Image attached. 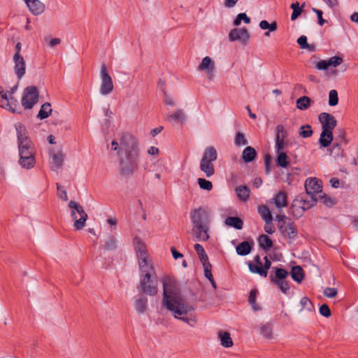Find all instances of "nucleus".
I'll use <instances>...</instances> for the list:
<instances>
[{
  "instance_id": "f257e3e1",
  "label": "nucleus",
  "mask_w": 358,
  "mask_h": 358,
  "mask_svg": "<svg viewBox=\"0 0 358 358\" xmlns=\"http://www.w3.org/2000/svg\"><path fill=\"white\" fill-rule=\"evenodd\" d=\"M163 306L174 313L176 318L181 320L193 327L196 324L194 308L182 302L174 285L170 278L163 280Z\"/></svg>"
},
{
  "instance_id": "f03ea898",
  "label": "nucleus",
  "mask_w": 358,
  "mask_h": 358,
  "mask_svg": "<svg viewBox=\"0 0 358 358\" xmlns=\"http://www.w3.org/2000/svg\"><path fill=\"white\" fill-rule=\"evenodd\" d=\"M118 171L124 178H130L139 168L140 148L138 140L134 136H126L117 152Z\"/></svg>"
},
{
  "instance_id": "7ed1b4c3",
  "label": "nucleus",
  "mask_w": 358,
  "mask_h": 358,
  "mask_svg": "<svg viewBox=\"0 0 358 358\" xmlns=\"http://www.w3.org/2000/svg\"><path fill=\"white\" fill-rule=\"evenodd\" d=\"M190 218L194 228L197 231L198 241H206L209 238L208 234L210 223V215L208 207L200 206L190 213Z\"/></svg>"
},
{
  "instance_id": "20e7f679",
  "label": "nucleus",
  "mask_w": 358,
  "mask_h": 358,
  "mask_svg": "<svg viewBox=\"0 0 358 358\" xmlns=\"http://www.w3.org/2000/svg\"><path fill=\"white\" fill-rule=\"evenodd\" d=\"M305 189L306 194L310 196V201L303 200V207H302L301 211L298 213L299 215L306 210L316 204L317 198L316 194L322 193V181L316 178H310L306 180Z\"/></svg>"
},
{
  "instance_id": "39448f33",
  "label": "nucleus",
  "mask_w": 358,
  "mask_h": 358,
  "mask_svg": "<svg viewBox=\"0 0 358 358\" xmlns=\"http://www.w3.org/2000/svg\"><path fill=\"white\" fill-rule=\"evenodd\" d=\"M19 164L24 169H30L36 165V150L34 143L18 146Z\"/></svg>"
},
{
  "instance_id": "423d86ee",
  "label": "nucleus",
  "mask_w": 358,
  "mask_h": 358,
  "mask_svg": "<svg viewBox=\"0 0 358 358\" xmlns=\"http://www.w3.org/2000/svg\"><path fill=\"white\" fill-rule=\"evenodd\" d=\"M217 158V152L214 147L208 146L205 149L200 162V169L207 178H210L215 174V170L213 162L216 161Z\"/></svg>"
},
{
  "instance_id": "0eeeda50",
  "label": "nucleus",
  "mask_w": 358,
  "mask_h": 358,
  "mask_svg": "<svg viewBox=\"0 0 358 358\" xmlns=\"http://www.w3.org/2000/svg\"><path fill=\"white\" fill-rule=\"evenodd\" d=\"M289 275V273L286 269L273 266L270 272L269 279L271 282L286 294L290 289L289 282L286 280Z\"/></svg>"
},
{
  "instance_id": "6e6552de",
  "label": "nucleus",
  "mask_w": 358,
  "mask_h": 358,
  "mask_svg": "<svg viewBox=\"0 0 358 358\" xmlns=\"http://www.w3.org/2000/svg\"><path fill=\"white\" fill-rule=\"evenodd\" d=\"M68 206L72 209L71 216L74 220L73 227L76 230L82 229L87 220V214L84 210L83 208L77 202L70 201Z\"/></svg>"
},
{
  "instance_id": "1a4fd4ad",
  "label": "nucleus",
  "mask_w": 358,
  "mask_h": 358,
  "mask_svg": "<svg viewBox=\"0 0 358 358\" xmlns=\"http://www.w3.org/2000/svg\"><path fill=\"white\" fill-rule=\"evenodd\" d=\"M38 91L35 86H28L24 90L22 105L24 109H31L38 101Z\"/></svg>"
},
{
  "instance_id": "9d476101",
  "label": "nucleus",
  "mask_w": 358,
  "mask_h": 358,
  "mask_svg": "<svg viewBox=\"0 0 358 358\" xmlns=\"http://www.w3.org/2000/svg\"><path fill=\"white\" fill-rule=\"evenodd\" d=\"M100 76L101 79L100 93L103 95L110 94L114 89L113 83L107 67L104 64L101 66Z\"/></svg>"
},
{
  "instance_id": "9b49d317",
  "label": "nucleus",
  "mask_w": 358,
  "mask_h": 358,
  "mask_svg": "<svg viewBox=\"0 0 358 358\" xmlns=\"http://www.w3.org/2000/svg\"><path fill=\"white\" fill-rule=\"evenodd\" d=\"M138 287H140L142 292L145 294L155 296L158 291L157 276H149L148 279H146L145 277H141Z\"/></svg>"
},
{
  "instance_id": "f8f14e48",
  "label": "nucleus",
  "mask_w": 358,
  "mask_h": 358,
  "mask_svg": "<svg viewBox=\"0 0 358 358\" xmlns=\"http://www.w3.org/2000/svg\"><path fill=\"white\" fill-rule=\"evenodd\" d=\"M279 231L283 238L295 240L298 236L296 225L290 220L287 222H282L278 226Z\"/></svg>"
},
{
  "instance_id": "ddd939ff",
  "label": "nucleus",
  "mask_w": 358,
  "mask_h": 358,
  "mask_svg": "<svg viewBox=\"0 0 358 358\" xmlns=\"http://www.w3.org/2000/svg\"><path fill=\"white\" fill-rule=\"evenodd\" d=\"M138 263L140 271V278L145 277L146 279H148L149 276H157L150 257L138 259Z\"/></svg>"
},
{
  "instance_id": "4468645a",
  "label": "nucleus",
  "mask_w": 358,
  "mask_h": 358,
  "mask_svg": "<svg viewBox=\"0 0 358 358\" xmlns=\"http://www.w3.org/2000/svg\"><path fill=\"white\" fill-rule=\"evenodd\" d=\"M322 130L333 131L337 125L335 117L327 113H322L318 117Z\"/></svg>"
},
{
  "instance_id": "2eb2a0df",
  "label": "nucleus",
  "mask_w": 358,
  "mask_h": 358,
  "mask_svg": "<svg viewBox=\"0 0 358 358\" xmlns=\"http://www.w3.org/2000/svg\"><path fill=\"white\" fill-rule=\"evenodd\" d=\"M197 69L199 71H205L209 80H212L214 78L215 66V62L210 57L208 56L203 57Z\"/></svg>"
},
{
  "instance_id": "dca6fc26",
  "label": "nucleus",
  "mask_w": 358,
  "mask_h": 358,
  "mask_svg": "<svg viewBox=\"0 0 358 358\" xmlns=\"http://www.w3.org/2000/svg\"><path fill=\"white\" fill-rule=\"evenodd\" d=\"M250 36V34L246 28H235L229 34V38L231 41H241L244 44L247 43Z\"/></svg>"
},
{
  "instance_id": "f3484780",
  "label": "nucleus",
  "mask_w": 358,
  "mask_h": 358,
  "mask_svg": "<svg viewBox=\"0 0 358 358\" xmlns=\"http://www.w3.org/2000/svg\"><path fill=\"white\" fill-rule=\"evenodd\" d=\"M3 97L5 98L6 101L5 103L0 101V107L8 109L13 113H21V111L19 110L20 106L18 101L13 97V96H8L7 92H5Z\"/></svg>"
},
{
  "instance_id": "a211bd4d",
  "label": "nucleus",
  "mask_w": 358,
  "mask_h": 358,
  "mask_svg": "<svg viewBox=\"0 0 358 358\" xmlns=\"http://www.w3.org/2000/svg\"><path fill=\"white\" fill-rule=\"evenodd\" d=\"M15 129L17 137L18 146L32 143V141L28 136V131L24 125L18 123L15 124Z\"/></svg>"
},
{
  "instance_id": "6ab92c4d",
  "label": "nucleus",
  "mask_w": 358,
  "mask_h": 358,
  "mask_svg": "<svg viewBox=\"0 0 358 358\" xmlns=\"http://www.w3.org/2000/svg\"><path fill=\"white\" fill-rule=\"evenodd\" d=\"M13 62L15 73L18 80H20L26 73L25 60L22 55H14Z\"/></svg>"
},
{
  "instance_id": "aec40b11",
  "label": "nucleus",
  "mask_w": 358,
  "mask_h": 358,
  "mask_svg": "<svg viewBox=\"0 0 358 358\" xmlns=\"http://www.w3.org/2000/svg\"><path fill=\"white\" fill-rule=\"evenodd\" d=\"M264 264L262 266H259L250 262L248 264L249 269L252 273H257L262 277H266L268 275V270L271 266V262L269 260L267 256L264 257Z\"/></svg>"
},
{
  "instance_id": "412c9836",
  "label": "nucleus",
  "mask_w": 358,
  "mask_h": 358,
  "mask_svg": "<svg viewBox=\"0 0 358 358\" xmlns=\"http://www.w3.org/2000/svg\"><path fill=\"white\" fill-rule=\"evenodd\" d=\"M134 250L138 259L150 257L145 243L139 238L134 239Z\"/></svg>"
},
{
  "instance_id": "4be33fe9",
  "label": "nucleus",
  "mask_w": 358,
  "mask_h": 358,
  "mask_svg": "<svg viewBox=\"0 0 358 358\" xmlns=\"http://www.w3.org/2000/svg\"><path fill=\"white\" fill-rule=\"evenodd\" d=\"M27 6L34 15L41 14L45 10V5L39 0H24Z\"/></svg>"
},
{
  "instance_id": "5701e85b",
  "label": "nucleus",
  "mask_w": 358,
  "mask_h": 358,
  "mask_svg": "<svg viewBox=\"0 0 358 358\" xmlns=\"http://www.w3.org/2000/svg\"><path fill=\"white\" fill-rule=\"evenodd\" d=\"M334 140V135L331 131L322 130L319 143L322 148H328Z\"/></svg>"
},
{
  "instance_id": "b1692460",
  "label": "nucleus",
  "mask_w": 358,
  "mask_h": 358,
  "mask_svg": "<svg viewBox=\"0 0 358 358\" xmlns=\"http://www.w3.org/2000/svg\"><path fill=\"white\" fill-rule=\"evenodd\" d=\"M273 203L276 208L281 209L283 207H286L288 205L287 195L285 191H280L278 192L275 197L273 198Z\"/></svg>"
},
{
  "instance_id": "393cba45",
  "label": "nucleus",
  "mask_w": 358,
  "mask_h": 358,
  "mask_svg": "<svg viewBox=\"0 0 358 358\" xmlns=\"http://www.w3.org/2000/svg\"><path fill=\"white\" fill-rule=\"evenodd\" d=\"M257 156V151L252 146H247L242 152V159L245 163L253 162Z\"/></svg>"
},
{
  "instance_id": "a878e982",
  "label": "nucleus",
  "mask_w": 358,
  "mask_h": 358,
  "mask_svg": "<svg viewBox=\"0 0 358 358\" xmlns=\"http://www.w3.org/2000/svg\"><path fill=\"white\" fill-rule=\"evenodd\" d=\"M252 245L253 242L251 243L246 241L241 242L236 248L237 254L241 256L248 255L252 251Z\"/></svg>"
},
{
  "instance_id": "bb28decb",
  "label": "nucleus",
  "mask_w": 358,
  "mask_h": 358,
  "mask_svg": "<svg viewBox=\"0 0 358 358\" xmlns=\"http://www.w3.org/2000/svg\"><path fill=\"white\" fill-rule=\"evenodd\" d=\"M305 200L303 198H301V200L295 199L292 203L289 210L294 217H300L303 212L299 215V213L301 211L302 207H303V201Z\"/></svg>"
},
{
  "instance_id": "cd10ccee",
  "label": "nucleus",
  "mask_w": 358,
  "mask_h": 358,
  "mask_svg": "<svg viewBox=\"0 0 358 358\" xmlns=\"http://www.w3.org/2000/svg\"><path fill=\"white\" fill-rule=\"evenodd\" d=\"M290 274L292 278L298 283L301 282L304 279V271L300 266H293L291 269Z\"/></svg>"
},
{
  "instance_id": "c85d7f7f",
  "label": "nucleus",
  "mask_w": 358,
  "mask_h": 358,
  "mask_svg": "<svg viewBox=\"0 0 358 358\" xmlns=\"http://www.w3.org/2000/svg\"><path fill=\"white\" fill-rule=\"evenodd\" d=\"M258 242L259 246L266 252L269 251L273 245L272 240L265 234L259 236Z\"/></svg>"
},
{
  "instance_id": "c756f323",
  "label": "nucleus",
  "mask_w": 358,
  "mask_h": 358,
  "mask_svg": "<svg viewBox=\"0 0 358 358\" xmlns=\"http://www.w3.org/2000/svg\"><path fill=\"white\" fill-rule=\"evenodd\" d=\"M218 336L220 340L221 345L224 348H230L233 345V341L231 335L227 331H220Z\"/></svg>"
},
{
  "instance_id": "7c9ffc66",
  "label": "nucleus",
  "mask_w": 358,
  "mask_h": 358,
  "mask_svg": "<svg viewBox=\"0 0 358 358\" xmlns=\"http://www.w3.org/2000/svg\"><path fill=\"white\" fill-rule=\"evenodd\" d=\"M225 224L228 226L232 227L236 229H241L243 226L242 220L238 217H228L225 220Z\"/></svg>"
},
{
  "instance_id": "2f4dec72",
  "label": "nucleus",
  "mask_w": 358,
  "mask_h": 358,
  "mask_svg": "<svg viewBox=\"0 0 358 358\" xmlns=\"http://www.w3.org/2000/svg\"><path fill=\"white\" fill-rule=\"evenodd\" d=\"M237 196L241 201H246L250 197V191L247 186L243 185L236 188Z\"/></svg>"
},
{
  "instance_id": "473e14b6",
  "label": "nucleus",
  "mask_w": 358,
  "mask_h": 358,
  "mask_svg": "<svg viewBox=\"0 0 358 358\" xmlns=\"http://www.w3.org/2000/svg\"><path fill=\"white\" fill-rule=\"evenodd\" d=\"M276 164L282 168H287L289 164L288 156L285 152H277Z\"/></svg>"
},
{
  "instance_id": "72a5a7b5",
  "label": "nucleus",
  "mask_w": 358,
  "mask_h": 358,
  "mask_svg": "<svg viewBox=\"0 0 358 358\" xmlns=\"http://www.w3.org/2000/svg\"><path fill=\"white\" fill-rule=\"evenodd\" d=\"M258 294V290L257 289H252L250 292L249 297H248V302L252 306V308L255 311H259L262 308L259 306L257 305L256 300H257V296Z\"/></svg>"
},
{
  "instance_id": "f704fd0d",
  "label": "nucleus",
  "mask_w": 358,
  "mask_h": 358,
  "mask_svg": "<svg viewBox=\"0 0 358 358\" xmlns=\"http://www.w3.org/2000/svg\"><path fill=\"white\" fill-rule=\"evenodd\" d=\"M52 108L50 103L46 102L41 106V108L37 115V117L41 120L47 118L51 113Z\"/></svg>"
},
{
  "instance_id": "c9c22d12",
  "label": "nucleus",
  "mask_w": 358,
  "mask_h": 358,
  "mask_svg": "<svg viewBox=\"0 0 358 358\" xmlns=\"http://www.w3.org/2000/svg\"><path fill=\"white\" fill-rule=\"evenodd\" d=\"M117 244L115 238L113 235H110L104 241L103 248L107 251L115 250Z\"/></svg>"
},
{
  "instance_id": "e433bc0d",
  "label": "nucleus",
  "mask_w": 358,
  "mask_h": 358,
  "mask_svg": "<svg viewBox=\"0 0 358 358\" xmlns=\"http://www.w3.org/2000/svg\"><path fill=\"white\" fill-rule=\"evenodd\" d=\"M148 299L145 296L136 299L135 301V308L139 313H144L147 310Z\"/></svg>"
},
{
  "instance_id": "4c0bfd02",
  "label": "nucleus",
  "mask_w": 358,
  "mask_h": 358,
  "mask_svg": "<svg viewBox=\"0 0 358 358\" xmlns=\"http://www.w3.org/2000/svg\"><path fill=\"white\" fill-rule=\"evenodd\" d=\"M311 99L306 96L299 98L296 101V107L300 110H306L310 105Z\"/></svg>"
},
{
  "instance_id": "58836bf2",
  "label": "nucleus",
  "mask_w": 358,
  "mask_h": 358,
  "mask_svg": "<svg viewBox=\"0 0 358 358\" xmlns=\"http://www.w3.org/2000/svg\"><path fill=\"white\" fill-rule=\"evenodd\" d=\"M258 213L262 217V219L265 220H273V217L269 208L267 206L262 205L258 207Z\"/></svg>"
},
{
  "instance_id": "ea45409f",
  "label": "nucleus",
  "mask_w": 358,
  "mask_h": 358,
  "mask_svg": "<svg viewBox=\"0 0 358 358\" xmlns=\"http://www.w3.org/2000/svg\"><path fill=\"white\" fill-rule=\"evenodd\" d=\"M52 162L54 163V166H52V169H60L64 162V155L62 152H59L57 153L53 154L52 155Z\"/></svg>"
},
{
  "instance_id": "a19ab883",
  "label": "nucleus",
  "mask_w": 358,
  "mask_h": 358,
  "mask_svg": "<svg viewBox=\"0 0 358 358\" xmlns=\"http://www.w3.org/2000/svg\"><path fill=\"white\" fill-rule=\"evenodd\" d=\"M167 119L169 121H179L182 123L185 120V115L183 111L180 109H178L176 111L175 113L170 115L167 117Z\"/></svg>"
},
{
  "instance_id": "79ce46f5",
  "label": "nucleus",
  "mask_w": 358,
  "mask_h": 358,
  "mask_svg": "<svg viewBox=\"0 0 358 358\" xmlns=\"http://www.w3.org/2000/svg\"><path fill=\"white\" fill-rule=\"evenodd\" d=\"M290 8L293 10V12L291 15V20H295L303 12V8L302 7H299V3L298 1L292 3L290 6Z\"/></svg>"
},
{
  "instance_id": "37998d69",
  "label": "nucleus",
  "mask_w": 358,
  "mask_h": 358,
  "mask_svg": "<svg viewBox=\"0 0 358 358\" xmlns=\"http://www.w3.org/2000/svg\"><path fill=\"white\" fill-rule=\"evenodd\" d=\"M259 27L262 29L266 30L268 29L269 31H274L277 29L278 25L275 21H273L271 23H269L266 20H262L259 23Z\"/></svg>"
},
{
  "instance_id": "c03bdc74",
  "label": "nucleus",
  "mask_w": 358,
  "mask_h": 358,
  "mask_svg": "<svg viewBox=\"0 0 358 358\" xmlns=\"http://www.w3.org/2000/svg\"><path fill=\"white\" fill-rule=\"evenodd\" d=\"M313 134V131L310 124L303 125L299 129V135L303 138L310 137Z\"/></svg>"
},
{
  "instance_id": "a18cd8bd",
  "label": "nucleus",
  "mask_w": 358,
  "mask_h": 358,
  "mask_svg": "<svg viewBox=\"0 0 358 358\" xmlns=\"http://www.w3.org/2000/svg\"><path fill=\"white\" fill-rule=\"evenodd\" d=\"M199 187L202 189L210 191L213 189V183L205 178H199L197 180Z\"/></svg>"
},
{
  "instance_id": "49530a36",
  "label": "nucleus",
  "mask_w": 358,
  "mask_h": 358,
  "mask_svg": "<svg viewBox=\"0 0 358 358\" xmlns=\"http://www.w3.org/2000/svg\"><path fill=\"white\" fill-rule=\"evenodd\" d=\"M338 103V92L336 90H330L329 93V105L335 106Z\"/></svg>"
},
{
  "instance_id": "de8ad7c7",
  "label": "nucleus",
  "mask_w": 358,
  "mask_h": 358,
  "mask_svg": "<svg viewBox=\"0 0 358 358\" xmlns=\"http://www.w3.org/2000/svg\"><path fill=\"white\" fill-rule=\"evenodd\" d=\"M261 334L268 339L272 338V328L270 324H262L261 327Z\"/></svg>"
},
{
  "instance_id": "09e8293b",
  "label": "nucleus",
  "mask_w": 358,
  "mask_h": 358,
  "mask_svg": "<svg viewBox=\"0 0 358 358\" xmlns=\"http://www.w3.org/2000/svg\"><path fill=\"white\" fill-rule=\"evenodd\" d=\"M126 136H134L133 135L130 134L129 133H127V132L123 133L120 139V143H118L116 140H113L112 141L111 145H112V149L113 150L117 151V152L120 151L122 140L124 139V137H126Z\"/></svg>"
},
{
  "instance_id": "8fccbe9b",
  "label": "nucleus",
  "mask_w": 358,
  "mask_h": 358,
  "mask_svg": "<svg viewBox=\"0 0 358 358\" xmlns=\"http://www.w3.org/2000/svg\"><path fill=\"white\" fill-rule=\"evenodd\" d=\"M234 143L236 146L245 145L248 144V140L241 132H237L234 138Z\"/></svg>"
},
{
  "instance_id": "3c124183",
  "label": "nucleus",
  "mask_w": 358,
  "mask_h": 358,
  "mask_svg": "<svg viewBox=\"0 0 358 358\" xmlns=\"http://www.w3.org/2000/svg\"><path fill=\"white\" fill-rule=\"evenodd\" d=\"M320 199V201L324 203L326 206L331 207L333 205L335 204L334 201L328 195L323 194L322 195H319L317 200Z\"/></svg>"
},
{
  "instance_id": "603ef678",
  "label": "nucleus",
  "mask_w": 358,
  "mask_h": 358,
  "mask_svg": "<svg viewBox=\"0 0 358 358\" xmlns=\"http://www.w3.org/2000/svg\"><path fill=\"white\" fill-rule=\"evenodd\" d=\"M336 141L343 142L344 145H347L348 141L346 139V132L343 129H338V135L335 138Z\"/></svg>"
},
{
  "instance_id": "864d4df0",
  "label": "nucleus",
  "mask_w": 358,
  "mask_h": 358,
  "mask_svg": "<svg viewBox=\"0 0 358 358\" xmlns=\"http://www.w3.org/2000/svg\"><path fill=\"white\" fill-rule=\"evenodd\" d=\"M303 308L307 309L308 311H312L313 309V304L311 301L306 296L303 297L300 301Z\"/></svg>"
},
{
  "instance_id": "5fc2aeb1",
  "label": "nucleus",
  "mask_w": 358,
  "mask_h": 358,
  "mask_svg": "<svg viewBox=\"0 0 358 358\" xmlns=\"http://www.w3.org/2000/svg\"><path fill=\"white\" fill-rule=\"evenodd\" d=\"M57 196L63 201H67L68 200V196L66 191L65 190L64 187L59 185V183H57Z\"/></svg>"
},
{
  "instance_id": "6e6d98bb",
  "label": "nucleus",
  "mask_w": 358,
  "mask_h": 358,
  "mask_svg": "<svg viewBox=\"0 0 358 358\" xmlns=\"http://www.w3.org/2000/svg\"><path fill=\"white\" fill-rule=\"evenodd\" d=\"M285 147L284 138H280L279 135H276L275 137V149L276 152H283L282 150Z\"/></svg>"
},
{
  "instance_id": "4d7b16f0",
  "label": "nucleus",
  "mask_w": 358,
  "mask_h": 358,
  "mask_svg": "<svg viewBox=\"0 0 358 358\" xmlns=\"http://www.w3.org/2000/svg\"><path fill=\"white\" fill-rule=\"evenodd\" d=\"M319 312L322 316L325 317H329L331 315V310L329 306L326 303L322 304L320 307Z\"/></svg>"
},
{
  "instance_id": "13d9d810",
  "label": "nucleus",
  "mask_w": 358,
  "mask_h": 358,
  "mask_svg": "<svg viewBox=\"0 0 358 358\" xmlns=\"http://www.w3.org/2000/svg\"><path fill=\"white\" fill-rule=\"evenodd\" d=\"M343 62V58L340 56H334L329 58L328 59V62L330 66H333L334 67H336L337 66L340 65Z\"/></svg>"
},
{
  "instance_id": "bf43d9fd",
  "label": "nucleus",
  "mask_w": 358,
  "mask_h": 358,
  "mask_svg": "<svg viewBox=\"0 0 358 358\" xmlns=\"http://www.w3.org/2000/svg\"><path fill=\"white\" fill-rule=\"evenodd\" d=\"M338 294L337 289L333 287H327L324 290V295L328 298H334Z\"/></svg>"
},
{
  "instance_id": "052dcab7",
  "label": "nucleus",
  "mask_w": 358,
  "mask_h": 358,
  "mask_svg": "<svg viewBox=\"0 0 358 358\" xmlns=\"http://www.w3.org/2000/svg\"><path fill=\"white\" fill-rule=\"evenodd\" d=\"M264 159L265 164V172L266 174H268L271 171V157L269 154H266Z\"/></svg>"
},
{
  "instance_id": "680f3d73",
  "label": "nucleus",
  "mask_w": 358,
  "mask_h": 358,
  "mask_svg": "<svg viewBox=\"0 0 358 358\" xmlns=\"http://www.w3.org/2000/svg\"><path fill=\"white\" fill-rule=\"evenodd\" d=\"M273 220H265L264 230L268 234H272L275 232V227L272 222Z\"/></svg>"
},
{
  "instance_id": "e2e57ef3",
  "label": "nucleus",
  "mask_w": 358,
  "mask_h": 358,
  "mask_svg": "<svg viewBox=\"0 0 358 358\" xmlns=\"http://www.w3.org/2000/svg\"><path fill=\"white\" fill-rule=\"evenodd\" d=\"M204 275L206 278H208L209 280L213 278V274H212V265L210 264H204Z\"/></svg>"
},
{
  "instance_id": "0e129e2a",
  "label": "nucleus",
  "mask_w": 358,
  "mask_h": 358,
  "mask_svg": "<svg viewBox=\"0 0 358 358\" xmlns=\"http://www.w3.org/2000/svg\"><path fill=\"white\" fill-rule=\"evenodd\" d=\"M297 43L302 49L309 48V43L307 41V37L306 36L303 35L298 38Z\"/></svg>"
},
{
  "instance_id": "69168bd1",
  "label": "nucleus",
  "mask_w": 358,
  "mask_h": 358,
  "mask_svg": "<svg viewBox=\"0 0 358 358\" xmlns=\"http://www.w3.org/2000/svg\"><path fill=\"white\" fill-rule=\"evenodd\" d=\"M312 10L317 16L318 24L320 26L324 25L327 21L322 17L323 12L321 10L317 9L315 8H313Z\"/></svg>"
},
{
  "instance_id": "338daca9",
  "label": "nucleus",
  "mask_w": 358,
  "mask_h": 358,
  "mask_svg": "<svg viewBox=\"0 0 358 358\" xmlns=\"http://www.w3.org/2000/svg\"><path fill=\"white\" fill-rule=\"evenodd\" d=\"M276 131H277L276 135H279V136L280 138H282L285 139V138L287 137V131L285 129L282 124H278L276 127Z\"/></svg>"
},
{
  "instance_id": "774afa93",
  "label": "nucleus",
  "mask_w": 358,
  "mask_h": 358,
  "mask_svg": "<svg viewBox=\"0 0 358 358\" xmlns=\"http://www.w3.org/2000/svg\"><path fill=\"white\" fill-rule=\"evenodd\" d=\"M329 67L328 60H321L316 64V68L319 70H327Z\"/></svg>"
}]
</instances>
